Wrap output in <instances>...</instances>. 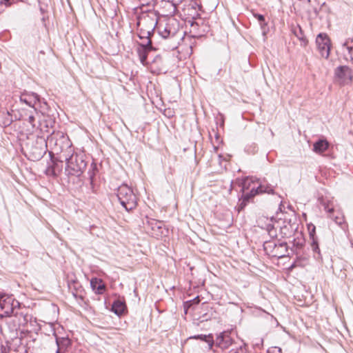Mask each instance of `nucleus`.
Wrapping results in <instances>:
<instances>
[{"instance_id": "nucleus-1", "label": "nucleus", "mask_w": 353, "mask_h": 353, "mask_svg": "<svg viewBox=\"0 0 353 353\" xmlns=\"http://www.w3.org/2000/svg\"><path fill=\"white\" fill-rule=\"evenodd\" d=\"M243 194L239 199L236 210L240 212L244 209L250 199L261 193L274 194V188L270 185L260 184L256 186L254 181L248 178L244 179L241 183Z\"/></svg>"}, {"instance_id": "nucleus-2", "label": "nucleus", "mask_w": 353, "mask_h": 353, "mask_svg": "<svg viewBox=\"0 0 353 353\" xmlns=\"http://www.w3.org/2000/svg\"><path fill=\"white\" fill-rule=\"evenodd\" d=\"M59 161L66 163L65 172L68 175L80 176L87 166L85 155L83 153H77L72 149L68 152L59 157Z\"/></svg>"}, {"instance_id": "nucleus-3", "label": "nucleus", "mask_w": 353, "mask_h": 353, "mask_svg": "<svg viewBox=\"0 0 353 353\" xmlns=\"http://www.w3.org/2000/svg\"><path fill=\"white\" fill-rule=\"evenodd\" d=\"M46 141L48 148L52 150L51 152L58 155V160L60 156L67 154L68 152H72L74 149L68 137L60 131H52L47 137Z\"/></svg>"}, {"instance_id": "nucleus-4", "label": "nucleus", "mask_w": 353, "mask_h": 353, "mask_svg": "<svg viewBox=\"0 0 353 353\" xmlns=\"http://www.w3.org/2000/svg\"><path fill=\"white\" fill-rule=\"evenodd\" d=\"M48 148L46 139L37 136L35 140L28 141L26 145L25 154L31 161L40 160L46 154Z\"/></svg>"}, {"instance_id": "nucleus-5", "label": "nucleus", "mask_w": 353, "mask_h": 353, "mask_svg": "<svg viewBox=\"0 0 353 353\" xmlns=\"http://www.w3.org/2000/svg\"><path fill=\"white\" fill-rule=\"evenodd\" d=\"M117 196L126 211L130 212L137 207V197L128 185L123 184L118 188Z\"/></svg>"}, {"instance_id": "nucleus-6", "label": "nucleus", "mask_w": 353, "mask_h": 353, "mask_svg": "<svg viewBox=\"0 0 353 353\" xmlns=\"http://www.w3.org/2000/svg\"><path fill=\"white\" fill-rule=\"evenodd\" d=\"M144 21L147 22V23H149L150 26V30H148L145 34L147 36H145V38L147 39V42L145 43H141L139 44V47L137 48V52L139 57V59L141 62L143 64H145V62L147 59V54L148 52L152 51L154 50V48L152 46V41L150 39V35L152 32L154 31V29L155 28V26L157 24V21H154L152 19L150 18H145L143 19ZM145 34V32H141V35L139 37L141 39L145 37L143 35Z\"/></svg>"}, {"instance_id": "nucleus-7", "label": "nucleus", "mask_w": 353, "mask_h": 353, "mask_svg": "<svg viewBox=\"0 0 353 353\" xmlns=\"http://www.w3.org/2000/svg\"><path fill=\"white\" fill-rule=\"evenodd\" d=\"M20 101L31 107L33 110H38L41 112L48 110V103L44 99H41L37 93L24 92L20 96Z\"/></svg>"}, {"instance_id": "nucleus-8", "label": "nucleus", "mask_w": 353, "mask_h": 353, "mask_svg": "<svg viewBox=\"0 0 353 353\" xmlns=\"http://www.w3.org/2000/svg\"><path fill=\"white\" fill-rule=\"evenodd\" d=\"M157 30L163 39L173 38L179 31V23L176 19L170 18L165 23H160Z\"/></svg>"}, {"instance_id": "nucleus-9", "label": "nucleus", "mask_w": 353, "mask_h": 353, "mask_svg": "<svg viewBox=\"0 0 353 353\" xmlns=\"http://www.w3.org/2000/svg\"><path fill=\"white\" fill-rule=\"evenodd\" d=\"M263 249L268 255L279 259L285 256L288 253L285 242L277 243L275 241H267L263 243Z\"/></svg>"}, {"instance_id": "nucleus-10", "label": "nucleus", "mask_w": 353, "mask_h": 353, "mask_svg": "<svg viewBox=\"0 0 353 353\" xmlns=\"http://www.w3.org/2000/svg\"><path fill=\"white\" fill-rule=\"evenodd\" d=\"M20 303L12 296H1L0 297V316H11Z\"/></svg>"}, {"instance_id": "nucleus-11", "label": "nucleus", "mask_w": 353, "mask_h": 353, "mask_svg": "<svg viewBox=\"0 0 353 353\" xmlns=\"http://www.w3.org/2000/svg\"><path fill=\"white\" fill-rule=\"evenodd\" d=\"M337 81L341 85H349L353 80L352 70L347 65H340L334 70Z\"/></svg>"}, {"instance_id": "nucleus-12", "label": "nucleus", "mask_w": 353, "mask_h": 353, "mask_svg": "<svg viewBox=\"0 0 353 353\" xmlns=\"http://www.w3.org/2000/svg\"><path fill=\"white\" fill-rule=\"evenodd\" d=\"M316 43L321 57L327 59L330 52V40L325 33H320L316 39Z\"/></svg>"}, {"instance_id": "nucleus-13", "label": "nucleus", "mask_w": 353, "mask_h": 353, "mask_svg": "<svg viewBox=\"0 0 353 353\" xmlns=\"http://www.w3.org/2000/svg\"><path fill=\"white\" fill-rule=\"evenodd\" d=\"M12 316L16 318V323L19 327L25 326L31 319V316L28 313V309L25 306H22L21 303Z\"/></svg>"}, {"instance_id": "nucleus-14", "label": "nucleus", "mask_w": 353, "mask_h": 353, "mask_svg": "<svg viewBox=\"0 0 353 353\" xmlns=\"http://www.w3.org/2000/svg\"><path fill=\"white\" fill-rule=\"evenodd\" d=\"M216 345L221 349L228 348L232 343V339L230 333L228 332H223L217 336L215 341Z\"/></svg>"}, {"instance_id": "nucleus-15", "label": "nucleus", "mask_w": 353, "mask_h": 353, "mask_svg": "<svg viewBox=\"0 0 353 353\" xmlns=\"http://www.w3.org/2000/svg\"><path fill=\"white\" fill-rule=\"evenodd\" d=\"M163 223L155 219L148 221V230H151V234L158 238L163 234Z\"/></svg>"}, {"instance_id": "nucleus-16", "label": "nucleus", "mask_w": 353, "mask_h": 353, "mask_svg": "<svg viewBox=\"0 0 353 353\" xmlns=\"http://www.w3.org/2000/svg\"><path fill=\"white\" fill-rule=\"evenodd\" d=\"M279 235L281 238H288L290 237L294 232V228L290 223V222L282 221L281 223L279 221Z\"/></svg>"}, {"instance_id": "nucleus-17", "label": "nucleus", "mask_w": 353, "mask_h": 353, "mask_svg": "<svg viewBox=\"0 0 353 353\" xmlns=\"http://www.w3.org/2000/svg\"><path fill=\"white\" fill-rule=\"evenodd\" d=\"M37 110H32L30 111H26L23 114H21V119L24 121L28 123L32 129L36 127V117L38 113L37 112Z\"/></svg>"}, {"instance_id": "nucleus-18", "label": "nucleus", "mask_w": 353, "mask_h": 353, "mask_svg": "<svg viewBox=\"0 0 353 353\" xmlns=\"http://www.w3.org/2000/svg\"><path fill=\"white\" fill-rule=\"evenodd\" d=\"M90 286L92 290L97 294H102L105 292V285L100 279L93 278L90 281Z\"/></svg>"}, {"instance_id": "nucleus-19", "label": "nucleus", "mask_w": 353, "mask_h": 353, "mask_svg": "<svg viewBox=\"0 0 353 353\" xmlns=\"http://www.w3.org/2000/svg\"><path fill=\"white\" fill-rule=\"evenodd\" d=\"M162 3L163 4L162 9L164 15L173 16L176 13L177 5L169 0H163Z\"/></svg>"}, {"instance_id": "nucleus-20", "label": "nucleus", "mask_w": 353, "mask_h": 353, "mask_svg": "<svg viewBox=\"0 0 353 353\" xmlns=\"http://www.w3.org/2000/svg\"><path fill=\"white\" fill-rule=\"evenodd\" d=\"M330 146L326 139H319L313 144V151L317 154H322L325 152Z\"/></svg>"}, {"instance_id": "nucleus-21", "label": "nucleus", "mask_w": 353, "mask_h": 353, "mask_svg": "<svg viewBox=\"0 0 353 353\" xmlns=\"http://www.w3.org/2000/svg\"><path fill=\"white\" fill-rule=\"evenodd\" d=\"M126 309L125 303L120 300L114 301L112 305V311L118 316L122 315Z\"/></svg>"}, {"instance_id": "nucleus-22", "label": "nucleus", "mask_w": 353, "mask_h": 353, "mask_svg": "<svg viewBox=\"0 0 353 353\" xmlns=\"http://www.w3.org/2000/svg\"><path fill=\"white\" fill-rule=\"evenodd\" d=\"M320 204L328 214L334 212V205L332 200L323 197L320 199Z\"/></svg>"}, {"instance_id": "nucleus-23", "label": "nucleus", "mask_w": 353, "mask_h": 353, "mask_svg": "<svg viewBox=\"0 0 353 353\" xmlns=\"http://www.w3.org/2000/svg\"><path fill=\"white\" fill-rule=\"evenodd\" d=\"M190 338L194 339H200L201 341H205L208 344L209 349H212L214 344V341L213 339V336L212 334H210L208 335L198 334V335L191 336Z\"/></svg>"}, {"instance_id": "nucleus-24", "label": "nucleus", "mask_w": 353, "mask_h": 353, "mask_svg": "<svg viewBox=\"0 0 353 353\" xmlns=\"http://www.w3.org/2000/svg\"><path fill=\"white\" fill-rule=\"evenodd\" d=\"M279 221H276L274 223H268L266 225V230L269 236L271 238H276L278 236L277 229L279 228Z\"/></svg>"}, {"instance_id": "nucleus-25", "label": "nucleus", "mask_w": 353, "mask_h": 353, "mask_svg": "<svg viewBox=\"0 0 353 353\" xmlns=\"http://www.w3.org/2000/svg\"><path fill=\"white\" fill-rule=\"evenodd\" d=\"M328 216L339 225H341L344 223V215L340 211L334 210V212L329 214Z\"/></svg>"}, {"instance_id": "nucleus-26", "label": "nucleus", "mask_w": 353, "mask_h": 353, "mask_svg": "<svg viewBox=\"0 0 353 353\" xmlns=\"http://www.w3.org/2000/svg\"><path fill=\"white\" fill-rule=\"evenodd\" d=\"M12 122V117L8 112L0 113V123L2 126H9Z\"/></svg>"}, {"instance_id": "nucleus-27", "label": "nucleus", "mask_w": 353, "mask_h": 353, "mask_svg": "<svg viewBox=\"0 0 353 353\" xmlns=\"http://www.w3.org/2000/svg\"><path fill=\"white\" fill-rule=\"evenodd\" d=\"M310 236L312 238V243H311L312 250L314 254H316L318 255V256L314 255V257L316 259H319L321 256V254H320V249H319L318 243H317L316 240L314 239V236L312 234V232H310Z\"/></svg>"}, {"instance_id": "nucleus-28", "label": "nucleus", "mask_w": 353, "mask_h": 353, "mask_svg": "<svg viewBox=\"0 0 353 353\" xmlns=\"http://www.w3.org/2000/svg\"><path fill=\"white\" fill-rule=\"evenodd\" d=\"M68 288L74 296H77L78 290L81 288L80 283L77 281H72L68 283Z\"/></svg>"}, {"instance_id": "nucleus-29", "label": "nucleus", "mask_w": 353, "mask_h": 353, "mask_svg": "<svg viewBox=\"0 0 353 353\" xmlns=\"http://www.w3.org/2000/svg\"><path fill=\"white\" fill-rule=\"evenodd\" d=\"M56 342L59 347L61 346L67 347L70 345V340L68 338L65 337L57 338Z\"/></svg>"}, {"instance_id": "nucleus-30", "label": "nucleus", "mask_w": 353, "mask_h": 353, "mask_svg": "<svg viewBox=\"0 0 353 353\" xmlns=\"http://www.w3.org/2000/svg\"><path fill=\"white\" fill-rule=\"evenodd\" d=\"M97 165L95 163H92L90 165V168L89 169L88 172V174L89 176V179H90L91 182L93 181L94 177L97 172Z\"/></svg>"}, {"instance_id": "nucleus-31", "label": "nucleus", "mask_w": 353, "mask_h": 353, "mask_svg": "<svg viewBox=\"0 0 353 353\" xmlns=\"http://www.w3.org/2000/svg\"><path fill=\"white\" fill-rule=\"evenodd\" d=\"M294 34L296 35V37L302 41H305V37L303 33V30L299 26H298L294 30Z\"/></svg>"}, {"instance_id": "nucleus-32", "label": "nucleus", "mask_w": 353, "mask_h": 353, "mask_svg": "<svg viewBox=\"0 0 353 353\" xmlns=\"http://www.w3.org/2000/svg\"><path fill=\"white\" fill-rule=\"evenodd\" d=\"M17 0H0V6H5L6 7H10L13 3L17 2Z\"/></svg>"}, {"instance_id": "nucleus-33", "label": "nucleus", "mask_w": 353, "mask_h": 353, "mask_svg": "<svg viewBox=\"0 0 353 353\" xmlns=\"http://www.w3.org/2000/svg\"><path fill=\"white\" fill-rule=\"evenodd\" d=\"M254 17L255 18L257 19V20L259 21V22L260 23V25L263 27V25H265V17L262 14H254Z\"/></svg>"}, {"instance_id": "nucleus-34", "label": "nucleus", "mask_w": 353, "mask_h": 353, "mask_svg": "<svg viewBox=\"0 0 353 353\" xmlns=\"http://www.w3.org/2000/svg\"><path fill=\"white\" fill-rule=\"evenodd\" d=\"M192 306V304H191V301H188L184 303V310H185V314H187L188 313V310H189V308Z\"/></svg>"}, {"instance_id": "nucleus-35", "label": "nucleus", "mask_w": 353, "mask_h": 353, "mask_svg": "<svg viewBox=\"0 0 353 353\" xmlns=\"http://www.w3.org/2000/svg\"><path fill=\"white\" fill-rule=\"evenodd\" d=\"M190 301H191L192 305H193V304L197 305L200 302V299L199 296H196L194 299H193L192 300H190Z\"/></svg>"}, {"instance_id": "nucleus-36", "label": "nucleus", "mask_w": 353, "mask_h": 353, "mask_svg": "<svg viewBox=\"0 0 353 353\" xmlns=\"http://www.w3.org/2000/svg\"><path fill=\"white\" fill-rule=\"evenodd\" d=\"M347 49L348 50V52L350 55H352L353 54V48L352 47H350V46H347Z\"/></svg>"}, {"instance_id": "nucleus-37", "label": "nucleus", "mask_w": 353, "mask_h": 353, "mask_svg": "<svg viewBox=\"0 0 353 353\" xmlns=\"http://www.w3.org/2000/svg\"><path fill=\"white\" fill-rule=\"evenodd\" d=\"M351 62L353 63V54L350 55Z\"/></svg>"}, {"instance_id": "nucleus-38", "label": "nucleus", "mask_w": 353, "mask_h": 353, "mask_svg": "<svg viewBox=\"0 0 353 353\" xmlns=\"http://www.w3.org/2000/svg\"><path fill=\"white\" fill-rule=\"evenodd\" d=\"M40 126H41V131H43V127H42L41 124L40 125Z\"/></svg>"}, {"instance_id": "nucleus-39", "label": "nucleus", "mask_w": 353, "mask_h": 353, "mask_svg": "<svg viewBox=\"0 0 353 353\" xmlns=\"http://www.w3.org/2000/svg\"><path fill=\"white\" fill-rule=\"evenodd\" d=\"M281 348H279V349H278V352H281Z\"/></svg>"}]
</instances>
